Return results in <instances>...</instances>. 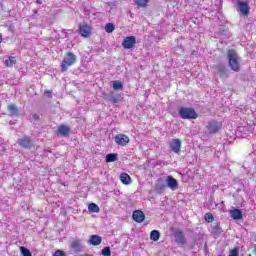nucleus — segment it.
I'll return each mask as SVG.
<instances>
[{"label": "nucleus", "instance_id": "obj_1", "mask_svg": "<svg viewBox=\"0 0 256 256\" xmlns=\"http://www.w3.org/2000/svg\"><path fill=\"white\" fill-rule=\"evenodd\" d=\"M239 61V54H237L234 49L228 50V65L232 71H235V73L241 71V64Z\"/></svg>", "mask_w": 256, "mask_h": 256}, {"label": "nucleus", "instance_id": "obj_2", "mask_svg": "<svg viewBox=\"0 0 256 256\" xmlns=\"http://www.w3.org/2000/svg\"><path fill=\"white\" fill-rule=\"evenodd\" d=\"M75 63H77V56L73 52H67L60 64L62 73L67 72L69 67H73Z\"/></svg>", "mask_w": 256, "mask_h": 256}, {"label": "nucleus", "instance_id": "obj_3", "mask_svg": "<svg viewBox=\"0 0 256 256\" xmlns=\"http://www.w3.org/2000/svg\"><path fill=\"white\" fill-rule=\"evenodd\" d=\"M78 33L84 39H89L93 35V26L87 22H82L78 25Z\"/></svg>", "mask_w": 256, "mask_h": 256}, {"label": "nucleus", "instance_id": "obj_4", "mask_svg": "<svg viewBox=\"0 0 256 256\" xmlns=\"http://www.w3.org/2000/svg\"><path fill=\"white\" fill-rule=\"evenodd\" d=\"M178 115H180L181 119H197L199 117L195 109L190 107H181L178 110Z\"/></svg>", "mask_w": 256, "mask_h": 256}, {"label": "nucleus", "instance_id": "obj_5", "mask_svg": "<svg viewBox=\"0 0 256 256\" xmlns=\"http://www.w3.org/2000/svg\"><path fill=\"white\" fill-rule=\"evenodd\" d=\"M114 141H115L116 145H119L120 147H127V145H129V143H131V139H129V136H127L125 134H117L114 137Z\"/></svg>", "mask_w": 256, "mask_h": 256}, {"label": "nucleus", "instance_id": "obj_6", "mask_svg": "<svg viewBox=\"0 0 256 256\" xmlns=\"http://www.w3.org/2000/svg\"><path fill=\"white\" fill-rule=\"evenodd\" d=\"M223 128V123L218 121H212L208 122L206 125V129L209 131V133L215 135V133H219L220 129Z\"/></svg>", "mask_w": 256, "mask_h": 256}, {"label": "nucleus", "instance_id": "obj_7", "mask_svg": "<svg viewBox=\"0 0 256 256\" xmlns=\"http://www.w3.org/2000/svg\"><path fill=\"white\" fill-rule=\"evenodd\" d=\"M136 43H137V39H135V36H127L124 38L122 42V47L124 49H133Z\"/></svg>", "mask_w": 256, "mask_h": 256}, {"label": "nucleus", "instance_id": "obj_8", "mask_svg": "<svg viewBox=\"0 0 256 256\" xmlns=\"http://www.w3.org/2000/svg\"><path fill=\"white\" fill-rule=\"evenodd\" d=\"M18 145L23 147V149H31V147H33V142L29 136H23L22 138L18 139Z\"/></svg>", "mask_w": 256, "mask_h": 256}, {"label": "nucleus", "instance_id": "obj_9", "mask_svg": "<svg viewBox=\"0 0 256 256\" xmlns=\"http://www.w3.org/2000/svg\"><path fill=\"white\" fill-rule=\"evenodd\" d=\"M56 133L60 135V137H69V135H71V128L62 124L58 126Z\"/></svg>", "mask_w": 256, "mask_h": 256}, {"label": "nucleus", "instance_id": "obj_10", "mask_svg": "<svg viewBox=\"0 0 256 256\" xmlns=\"http://www.w3.org/2000/svg\"><path fill=\"white\" fill-rule=\"evenodd\" d=\"M174 237L177 245H185L187 243V238H185V234L181 230L176 231Z\"/></svg>", "mask_w": 256, "mask_h": 256}, {"label": "nucleus", "instance_id": "obj_11", "mask_svg": "<svg viewBox=\"0 0 256 256\" xmlns=\"http://www.w3.org/2000/svg\"><path fill=\"white\" fill-rule=\"evenodd\" d=\"M170 149L173 153H181V140L179 138L173 139L170 142Z\"/></svg>", "mask_w": 256, "mask_h": 256}, {"label": "nucleus", "instance_id": "obj_12", "mask_svg": "<svg viewBox=\"0 0 256 256\" xmlns=\"http://www.w3.org/2000/svg\"><path fill=\"white\" fill-rule=\"evenodd\" d=\"M132 218L136 223H143L145 221V213L141 210H136L133 212Z\"/></svg>", "mask_w": 256, "mask_h": 256}, {"label": "nucleus", "instance_id": "obj_13", "mask_svg": "<svg viewBox=\"0 0 256 256\" xmlns=\"http://www.w3.org/2000/svg\"><path fill=\"white\" fill-rule=\"evenodd\" d=\"M166 183L172 191H175V189L179 187V183L177 182V179H175L173 176H167Z\"/></svg>", "mask_w": 256, "mask_h": 256}, {"label": "nucleus", "instance_id": "obj_14", "mask_svg": "<svg viewBox=\"0 0 256 256\" xmlns=\"http://www.w3.org/2000/svg\"><path fill=\"white\" fill-rule=\"evenodd\" d=\"M239 11L242 15H249V3L238 1Z\"/></svg>", "mask_w": 256, "mask_h": 256}, {"label": "nucleus", "instance_id": "obj_15", "mask_svg": "<svg viewBox=\"0 0 256 256\" xmlns=\"http://www.w3.org/2000/svg\"><path fill=\"white\" fill-rule=\"evenodd\" d=\"M230 217L234 219V221H241V219H243V212L235 208L230 211Z\"/></svg>", "mask_w": 256, "mask_h": 256}, {"label": "nucleus", "instance_id": "obj_16", "mask_svg": "<svg viewBox=\"0 0 256 256\" xmlns=\"http://www.w3.org/2000/svg\"><path fill=\"white\" fill-rule=\"evenodd\" d=\"M120 181L121 183H123V185H131V176L123 172L120 174Z\"/></svg>", "mask_w": 256, "mask_h": 256}, {"label": "nucleus", "instance_id": "obj_17", "mask_svg": "<svg viewBox=\"0 0 256 256\" xmlns=\"http://www.w3.org/2000/svg\"><path fill=\"white\" fill-rule=\"evenodd\" d=\"M101 241H103V239L100 236H98V235H92L90 237V243L94 247H97V245H101Z\"/></svg>", "mask_w": 256, "mask_h": 256}, {"label": "nucleus", "instance_id": "obj_18", "mask_svg": "<svg viewBox=\"0 0 256 256\" xmlns=\"http://www.w3.org/2000/svg\"><path fill=\"white\" fill-rule=\"evenodd\" d=\"M150 0H134L135 5L141 9H145L149 6Z\"/></svg>", "mask_w": 256, "mask_h": 256}, {"label": "nucleus", "instance_id": "obj_19", "mask_svg": "<svg viewBox=\"0 0 256 256\" xmlns=\"http://www.w3.org/2000/svg\"><path fill=\"white\" fill-rule=\"evenodd\" d=\"M6 67H13V65H17V58L14 56H9L8 59L5 60Z\"/></svg>", "mask_w": 256, "mask_h": 256}, {"label": "nucleus", "instance_id": "obj_20", "mask_svg": "<svg viewBox=\"0 0 256 256\" xmlns=\"http://www.w3.org/2000/svg\"><path fill=\"white\" fill-rule=\"evenodd\" d=\"M119 159L117 153H111L106 156V163H115Z\"/></svg>", "mask_w": 256, "mask_h": 256}, {"label": "nucleus", "instance_id": "obj_21", "mask_svg": "<svg viewBox=\"0 0 256 256\" xmlns=\"http://www.w3.org/2000/svg\"><path fill=\"white\" fill-rule=\"evenodd\" d=\"M161 237V232H159L158 230H152L150 233V239L151 241H159Z\"/></svg>", "mask_w": 256, "mask_h": 256}, {"label": "nucleus", "instance_id": "obj_22", "mask_svg": "<svg viewBox=\"0 0 256 256\" xmlns=\"http://www.w3.org/2000/svg\"><path fill=\"white\" fill-rule=\"evenodd\" d=\"M119 99H121V95L116 94L115 92H110L109 101L110 103H119Z\"/></svg>", "mask_w": 256, "mask_h": 256}, {"label": "nucleus", "instance_id": "obj_23", "mask_svg": "<svg viewBox=\"0 0 256 256\" xmlns=\"http://www.w3.org/2000/svg\"><path fill=\"white\" fill-rule=\"evenodd\" d=\"M204 219L206 223H213L215 221V216H213V213L208 212L204 215Z\"/></svg>", "mask_w": 256, "mask_h": 256}, {"label": "nucleus", "instance_id": "obj_24", "mask_svg": "<svg viewBox=\"0 0 256 256\" xmlns=\"http://www.w3.org/2000/svg\"><path fill=\"white\" fill-rule=\"evenodd\" d=\"M71 248L75 249V251H81V241H79V240L72 241Z\"/></svg>", "mask_w": 256, "mask_h": 256}, {"label": "nucleus", "instance_id": "obj_25", "mask_svg": "<svg viewBox=\"0 0 256 256\" xmlns=\"http://www.w3.org/2000/svg\"><path fill=\"white\" fill-rule=\"evenodd\" d=\"M8 111L11 113V115H19V110L17 109V106H15V104H10L8 106Z\"/></svg>", "mask_w": 256, "mask_h": 256}, {"label": "nucleus", "instance_id": "obj_26", "mask_svg": "<svg viewBox=\"0 0 256 256\" xmlns=\"http://www.w3.org/2000/svg\"><path fill=\"white\" fill-rule=\"evenodd\" d=\"M88 210L91 213H99V206L95 203H90L89 206H88Z\"/></svg>", "mask_w": 256, "mask_h": 256}, {"label": "nucleus", "instance_id": "obj_27", "mask_svg": "<svg viewBox=\"0 0 256 256\" xmlns=\"http://www.w3.org/2000/svg\"><path fill=\"white\" fill-rule=\"evenodd\" d=\"M105 31H106V33H113L115 31V24L107 23L105 25Z\"/></svg>", "mask_w": 256, "mask_h": 256}, {"label": "nucleus", "instance_id": "obj_28", "mask_svg": "<svg viewBox=\"0 0 256 256\" xmlns=\"http://www.w3.org/2000/svg\"><path fill=\"white\" fill-rule=\"evenodd\" d=\"M20 251L22 256H33L31 251L23 246L20 247Z\"/></svg>", "mask_w": 256, "mask_h": 256}, {"label": "nucleus", "instance_id": "obj_29", "mask_svg": "<svg viewBox=\"0 0 256 256\" xmlns=\"http://www.w3.org/2000/svg\"><path fill=\"white\" fill-rule=\"evenodd\" d=\"M167 189V185L165 184H156V191L157 193H163Z\"/></svg>", "mask_w": 256, "mask_h": 256}, {"label": "nucleus", "instance_id": "obj_30", "mask_svg": "<svg viewBox=\"0 0 256 256\" xmlns=\"http://www.w3.org/2000/svg\"><path fill=\"white\" fill-rule=\"evenodd\" d=\"M113 89L115 91H119V89H123V84L119 81H114L113 82Z\"/></svg>", "mask_w": 256, "mask_h": 256}, {"label": "nucleus", "instance_id": "obj_31", "mask_svg": "<svg viewBox=\"0 0 256 256\" xmlns=\"http://www.w3.org/2000/svg\"><path fill=\"white\" fill-rule=\"evenodd\" d=\"M101 253L103 256H111V248L105 247L102 249Z\"/></svg>", "mask_w": 256, "mask_h": 256}, {"label": "nucleus", "instance_id": "obj_32", "mask_svg": "<svg viewBox=\"0 0 256 256\" xmlns=\"http://www.w3.org/2000/svg\"><path fill=\"white\" fill-rule=\"evenodd\" d=\"M228 256H239V247H234L232 250H230Z\"/></svg>", "mask_w": 256, "mask_h": 256}, {"label": "nucleus", "instance_id": "obj_33", "mask_svg": "<svg viewBox=\"0 0 256 256\" xmlns=\"http://www.w3.org/2000/svg\"><path fill=\"white\" fill-rule=\"evenodd\" d=\"M53 90H45L44 91V95L46 96V97H48L49 99H51L52 97H53Z\"/></svg>", "mask_w": 256, "mask_h": 256}, {"label": "nucleus", "instance_id": "obj_34", "mask_svg": "<svg viewBox=\"0 0 256 256\" xmlns=\"http://www.w3.org/2000/svg\"><path fill=\"white\" fill-rule=\"evenodd\" d=\"M53 256H67L63 250H56Z\"/></svg>", "mask_w": 256, "mask_h": 256}, {"label": "nucleus", "instance_id": "obj_35", "mask_svg": "<svg viewBox=\"0 0 256 256\" xmlns=\"http://www.w3.org/2000/svg\"><path fill=\"white\" fill-rule=\"evenodd\" d=\"M36 3H37V5H42V4H43V1H41V0H36Z\"/></svg>", "mask_w": 256, "mask_h": 256}, {"label": "nucleus", "instance_id": "obj_36", "mask_svg": "<svg viewBox=\"0 0 256 256\" xmlns=\"http://www.w3.org/2000/svg\"><path fill=\"white\" fill-rule=\"evenodd\" d=\"M32 117H33V119H36V120L39 119V116L37 114H33Z\"/></svg>", "mask_w": 256, "mask_h": 256}, {"label": "nucleus", "instance_id": "obj_37", "mask_svg": "<svg viewBox=\"0 0 256 256\" xmlns=\"http://www.w3.org/2000/svg\"><path fill=\"white\" fill-rule=\"evenodd\" d=\"M0 43H3V35L0 33Z\"/></svg>", "mask_w": 256, "mask_h": 256}, {"label": "nucleus", "instance_id": "obj_38", "mask_svg": "<svg viewBox=\"0 0 256 256\" xmlns=\"http://www.w3.org/2000/svg\"><path fill=\"white\" fill-rule=\"evenodd\" d=\"M253 254L256 255V246L253 249Z\"/></svg>", "mask_w": 256, "mask_h": 256}, {"label": "nucleus", "instance_id": "obj_39", "mask_svg": "<svg viewBox=\"0 0 256 256\" xmlns=\"http://www.w3.org/2000/svg\"><path fill=\"white\" fill-rule=\"evenodd\" d=\"M215 229H221V227L219 226V224L215 227Z\"/></svg>", "mask_w": 256, "mask_h": 256}, {"label": "nucleus", "instance_id": "obj_40", "mask_svg": "<svg viewBox=\"0 0 256 256\" xmlns=\"http://www.w3.org/2000/svg\"><path fill=\"white\" fill-rule=\"evenodd\" d=\"M159 181H163V179L160 178V179H158V182H159Z\"/></svg>", "mask_w": 256, "mask_h": 256}, {"label": "nucleus", "instance_id": "obj_41", "mask_svg": "<svg viewBox=\"0 0 256 256\" xmlns=\"http://www.w3.org/2000/svg\"><path fill=\"white\" fill-rule=\"evenodd\" d=\"M248 256H252L251 254H249Z\"/></svg>", "mask_w": 256, "mask_h": 256}]
</instances>
